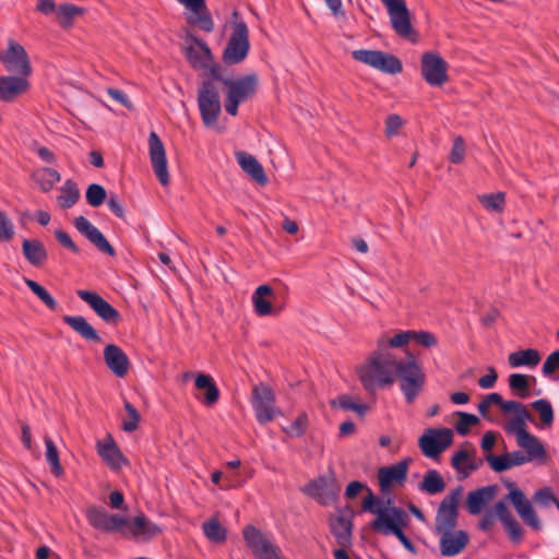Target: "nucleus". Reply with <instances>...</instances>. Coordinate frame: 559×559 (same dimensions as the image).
Segmentation results:
<instances>
[{
  "label": "nucleus",
  "instance_id": "f257e3e1",
  "mask_svg": "<svg viewBox=\"0 0 559 559\" xmlns=\"http://www.w3.org/2000/svg\"><path fill=\"white\" fill-rule=\"evenodd\" d=\"M357 372L368 392H374L377 388L391 385L399 380L401 392L409 405L419 396L426 383L423 364L415 354L407 352L404 358L396 359L386 352L383 342H378V349Z\"/></svg>",
  "mask_w": 559,
  "mask_h": 559
},
{
  "label": "nucleus",
  "instance_id": "f03ea898",
  "mask_svg": "<svg viewBox=\"0 0 559 559\" xmlns=\"http://www.w3.org/2000/svg\"><path fill=\"white\" fill-rule=\"evenodd\" d=\"M392 499L383 500L374 497L371 490L361 504L362 511L376 514V519L370 523L371 530L382 535H390L404 531L408 525L409 516L406 511L400 507L391 506Z\"/></svg>",
  "mask_w": 559,
  "mask_h": 559
},
{
  "label": "nucleus",
  "instance_id": "7ed1b4c3",
  "mask_svg": "<svg viewBox=\"0 0 559 559\" xmlns=\"http://www.w3.org/2000/svg\"><path fill=\"white\" fill-rule=\"evenodd\" d=\"M496 519H498L509 539L519 544L523 540L524 530L509 510L506 501L499 500L495 503L492 509L486 510L480 520L478 521V528L485 533H490L493 530Z\"/></svg>",
  "mask_w": 559,
  "mask_h": 559
},
{
  "label": "nucleus",
  "instance_id": "20e7f679",
  "mask_svg": "<svg viewBox=\"0 0 559 559\" xmlns=\"http://www.w3.org/2000/svg\"><path fill=\"white\" fill-rule=\"evenodd\" d=\"M233 32L223 51L222 60L226 66H235L243 61L250 50L249 29L240 13H231Z\"/></svg>",
  "mask_w": 559,
  "mask_h": 559
},
{
  "label": "nucleus",
  "instance_id": "39448f33",
  "mask_svg": "<svg viewBox=\"0 0 559 559\" xmlns=\"http://www.w3.org/2000/svg\"><path fill=\"white\" fill-rule=\"evenodd\" d=\"M198 107L202 122L211 128L216 124L222 112L219 93L211 81H202L198 90Z\"/></svg>",
  "mask_w": 559,
  "mask_h": 559
},
{
  "label": "nucleus",
  "instance_id": "423d86ee",
  "mask_svg": "<svg viewBox=\"0 0 559 559\" xmlns=\"http://www.w3.org/2000/svg\"><path fill=\"white\" fill-rule=\"evenodd\" d=\"M301 491L316 500L319 504L326 507L337 500L341 487L337 484L334 473L330 472L326 475H320L307 483L301 488Z\"/></svg>",
  "mask_w": 559,
  "mask_h": 559
},
{
  "label": "nucleus",
  "instance_id": "0eeeda50",
  "mask_svg": "<svg viewBox=\"0 0 559 559\" xmlns=\"http://www.w3.org/2000/svg\"><path fill=\"white\" fill-rule=\"evenodd\" d=\"M0 62L13 75L28 79L33 72L25 48L12 38H9L7 49L0 51Z\"/></svg>",
  "mask_w": 559,
  "mask_h": 559
},
{
  "label": "nucleus",
  "instance_id": "6e6552de",
  "mask_svg": "<svg viewBox=\"0 0 559 559\" xmlns=\"http://www.w3.org/2000/svg\"><path fill=\"white\" fill-rule=\"evenodd\" d=\"M252 408L259 424L265 425L276 416L282 415L281 409L275 406V394L272 388L265 383L253 386L251 395Z\"/></svg>",
  "mask_w": 559,
  "mask_h": 559
},
{
  "label": "nucleus",
  "instance_id": "1a4fd4ad",
  "mask_svg": "<svg viewBox=\"0 0 559 559\" xmlns=\"http://www.w3.org/2000/svg\"><path fill=\"white\" fill-rule=\"evenodd\" d=\"M356 61L362 62L386 74L402 72V61L394 55L381 50L357 49L352 52Z\"/></svg>",
  "mask_w": 559,
  "mask_h": 559
},
{
  "label": "nucleus",
  "instance_id": "9d476101",
  "mask_svg": "<svg viewBox=\"0 0 559 559\" xmlns=\"http://www.w3.org/2000/svg\"><path fill=\"white\" fill-rule=\"evenodd\" d=\"M462 492L463 487L457 486L440 502L436 514V532L454 530L456 527Z\"/></svg>",
  "mask_w": 559,
  "mask_h": 559
},
{
  "label": "nucleus",
  "instance_id": "9b49d317",
  "mask_svg": "<svg viewBox=\"0 0 559 559\" xmlns=\"http://www.w3.org/2000/svg\"><path fill=\"white\" fill-rule=\"evenodd\" d=\"M453 440V432L449 428H428L418 439L423 454L429 459H438Z\"/></svg>",
  "mask_w": 559,
  "mask_h": 559
},
{
  "label": "nucleus",
  "instance_id": "f8f14e48",
  "mask_svg": "<svg viewBox=\"0 0 559 559\" xmlns=\"http://www.w3.org/2000/svg\"><path fill=\"white\" fill-rule=\"evenodd\" d=\"M242 536L247 547L258 559H281L280 548L273 545L254 525L245 526Z\"/></svg>",
  "mask_w": 559,
  "mask_h": 559
},
{
  "label": "nucleus",
  "instance_id": "ddd939ff",
  "mask_svg": "<svg viewBox=\"0 0 559 559\" xmlns=\"http://www.w3.org/2000/svg\"><path fill=\"white\" fill-rule=\"evenodd\" d=\"M420 67L421 75L430 86H442L448 81V63L438 52H424Z\"/></svg>",
  "mask_w": 559,
  "mask_h": 559
},
{
  "label": "nucleus",
  "instance_id": "4468645a",
  "mask_svg": "<svg viewBox=\"0 0 559 559\" xmlns=\"http://www.w3.org/2000/svg\"><path fill=\"white\" fill-rule=\"evenodd\" d=\"M86 520L88 524L100 532L114 533L128 525V520L120 514H108V512L97 506H91L86 510Z\"/></svg>",
  "mask_w": 559,
  "mask_h": 559
},
{
  "label": "nucleus",
  "instance_id": "2eb2a0df",
  "mask_svg": "<svg viewBox=\"0 0 559 559\" xmlns=\"http://www.w3.org/2000/svg\"><path fill=\"white\" fill-rule=\"evenodd\" d=\"M381 2L385 5L392 28L399 36L406 38L414 34L405 0H381Z\"/></svg>",
  "mask_w": 559,
  "mask_h": 559
},
{
  "label": "nucleus",
  "instance_id": "dca6fc26",
  "mask_svg": "<svg viewBox=\"0 0 559 559\" xmlns=\"http://www.w3.org/2000/svg\"><path fill=\"white\" fill-rule=\"evenodd\" d=\"M503 501L510 502L515 509L522 521L532 530L539 532L543 530V523L535 511L532 501L525 496L524 491L513 490L507 493Z\"/></svg>",
  "mask_w": 559,
  "mask_h": 559
},
{
  "label": "nucleus",
  "instance_id": "f3484780",
  "mask_svg": "<svg viewBox=\"0 0 559 559\" xmlns=\"http://www.w3.org/2000/svg\"><path fill=\"white\" fill-rule=\"evenodd\" d=\"M76 295L80 299L85 301L104 322L116 325L121 320L120 312L96 292L79 289L76 290Z\"/></svg>",
  "mask_w": 559,
  "mask_h": 559
},
{
  "label": "nucleus",
  "instance_id": "a211bd4d",
  "mask_svg": "<svg viewBox=\"0 0 559 559\" xmlns=\"http://www.w3.org/2000/svg\"><path fill=\"white\" fill-rule=\"evenodd\" d=\"M150 160L155 176L162 186L169 183V173L164 143L158 134L152 131L148 135Z\"/></svg>",
  "mask_w": 559,
  "mask_h": 559
},
{
  "label": "nucleus",
  "instance_id": "6ab92c4d",
  "mask_svg": "<svg viewBox=\"0 0 559 559\" xmlns=\"http://www.w3.org/2000/svg\"><path fill=\"white\" fill-rule=\"evenodd\" d=\"M191 14L186 16L188 24L198 25L202 31L211 33L214 29V21L206 7L205 0H176Z\"/></svg>",
  "mask_w": 559,
  "mask_h": 559
},
{
  "label": "nucleus",
  "instance_id": "aec40b11",
  "mask_svg": "<svg viewBox=\"0 0 559 559\" xmlns=\"http://www.w3.org/2000/svg\"><path fill=\"white\" fill-rule=\"evenodd\" d=\"M74 227L82 234L91 243H93L100 252L109 257L116 255L115 248L109 243L103 233L95 227L86 217L78 216L74 218Z\"/></svg>",
  "mask_w": 559,
  "mask_h": 559
},
{
  "label": "nucleus",
  "instance_id": "412c9836",
  "mask_svg": "<svg viewBox=\"0 0 559 559\" xmlns=\"http://www.w3.org/2000/svg\"><path fill=\"white\" fill-rule=\"evenodd\" d=\"M530 416H524L522 421H518V418H514L511 423L510 430L515 431L518 443L520 447L524 448L528 454V457H544L545 456V448L540 443V441L533 435H531L525 428V420L530 419Z\"/></svg>",
  "mask_w": 559,
  "mask_h": 559
},
{
  "label": "nucleus",
  "instance_id": "4be33fe9",
  "mask_svg": "<svg viewBox=\"0 0 559 559\" xmlns=\"http://www.w3.org/2000/svg\"><path fill=\"white\" fill-rule=\"evenodd\" d=\"M436 534L440 535V552L445 557L459 555L469 542V535L464 530H445Z\"/></svg>",
  "mask_w": 559,
  "mask_h": 559
},
{
  "label": "nucleus",
  "instance_id": "5701e85b",
  "mask_svg": "<svg viewBox=\"0 0 559 559\" xmlns=\"http://www.w3.org/2000/svg\"><path fill=\"white\" fill-rule=\"evenodd\" d=\"M411 457H406L390 466L380 467L378 471L379 486L382 493L386 492L393 483L404 484L407 478Z\"/></svg>",
  "mask_w": 559,
  "mask_h": 559
},
{
  "label": "nucleus",
  "instance_id": "b1692460",
  "mask_svg": "<svg viewBox=\"0 0 559 559\" xmlns=\"http://www.w3.org/2000/svg\"><path fill=\"white\" fill-rule=\"evenodd\" d=\"M259 85V78L257 73H249L247 75L227 80L225 86L228 87L227 94L230 96L246 102L253 97L257 93Z\"/></svg>",
  "mask_w": 559,
  "mask_h": 559
},
{
  "label": "nucleus",
  "instance_id": "393cba45",
  "mask_svg": "<svg viewBox=\"0 0 559 559\" xmlns=\"http://www.w3.org/2000/svg\"><path fill=\"white\" fill-rule=\"evenodd\" d=\"M31 83L27 78L19 75L0 76V102L12 103L28 92Z\"/></svg>",
  "mask_w": 559,
  "mask_h": 559
},
{
  "label": "nucleus",
  "instance_id": "a878e982",
  "mask_svg": "<svg viewBox=\"0 0 559 559\" xmlns=\"http://www.w3.org/2000/svg\"><path fill=\"white\" fill-rule=\"evenodd\" d=\"M97 453L112 471H119L123 465L129 464L128 459L110 435L105 440L97 441Z\"/></svg>",
  "mask_w": 559,
  "mask_h": 559
},
{
  "label": "nucleus",
  "instance_id": "bb28decb",
  "mask_svg": "<svg viewBox=\"0 0 559 559\" xmlns=\"http://www.w3.org/2000/svg\"><path fill=\"white\" fill-rule=\"evenodd\" d=\"M104 361L107 368L118 378H123L129 370L130 360L127 354L116 344L104 348Z\"/></svg>",
  "mask_w": 559,
  "mask_h": 559
},
{
  "label": "nucleus",
  "instance_id": "cd10ccee",
  "mask_svg": "<svg viewBox=\"0 0 559 559\" xmlns=\"http://www.w3.org/2000/svg\"><path fill=\"white\" fill-rule=\"evenodd\" d=\"M187 39L191 40L192 44L186 48V58L193 69H203V64L212 61L213 55L210 47L203 39L194 35H189Z\"/></svg>",
  "mask_w": 559,
  "mask_h": 559
},
{
  "label": "nucleus",
  "instance_id": "c85d7f7f",
  "mask_svg": "<svg viewBox=\"0 0 559 559\" xmlns=\"http://www.w3.org/2000/svg\"><path fill=\"white\" fill-rule=\"evenodd\" d=\"M496 493V485H488L469 491L466 498L467 511L473 515L479 514L483 508L495 498Z\"/></svg>",
  "mask_w": 559,
  "mask_h": 559
},
{
  "label": "nucleus",
  "instance_id": "c756f323",
  "mask_svg": "<svg viewBox=\"0 0 559 559\" xmlns=\"http://www.w3.org/2000/svg\"><path fill=\"white\" fill-rule=\"evenodd\" d=\"M353 515L346 518L337 515L330 520V530L341 547H349L353 544Z\"/></svg>",
  "mask_w": 559,
  "mask_h": 559
},
{
  "label": "nucleus",
  "instance_id": "7c9ffc66",
  "mask_svg": "<svg viewBox=\"0 0 559 559\" xmlns=\"http://www.w3.org/2000/svg\"><path fill=\"white\" fill-rule=\"evenodd\" d=\"M194 384L199 391L203 392V395H195L202 404L210 407L217 403L219 390L210 374L199 373L195 377Z\"/></svg>",
  "mask_w": 559,
  "mask_h": 559
},
{
  "label": "nucleus",
  "instance_id": "2f4dec72",
  "mask_svg": "<svg viewBox=\"0 0 559 559\" xmlns=\"http://www.w3.org/2000/svg\"><path fill=\"white\" fill-rule=\"evenodd\" d=\"M236 159L241 169L248 174L252 180L264 186L267 182V176L259 163V160L251 154L240 151L236 153Z\"/></svg>",
  "mask_w": 559,
  "mask_h": 559
},
{
  "label": "nucleus",
  "instance_id": "473e14b6",
  "mask_svg": "<svg viewBox=\"0 0 559 559\" xmlns=\"http://www.w3.org/2000/svg\"><path fill=\"white\" fill-rule=\"evenodd\" d=\"M22 252L25 260L35 267L43 266L48 260V251L44 243L37 239H24Z\"/></svg>",
  "mask_w": 559,
  "mask_h": 559
},
{
  "label": "nucleus",
  "instance_id": "72a5a7b5",
  "mask_svg": "<svg viewBox=\"0 0 559 559\" xmlns=\"http://www.w3.org/2000/svg\"><path fill=\"white\" fill-rule=\"evenodd\" d=\"M62 321L87 342L100 343L102 337L92 324L82 316H64Z\"/></svg>",
  "mask_w": 559,
  "mask_h": 559
},
{
  "label": "nucleus",
  "instance_id": "f704fd0d",
  "mask_svg": "<svg viewBox=\"0 0 559 559\" xmlns=\"http://www.w3.org/2000/svg\"><path fill=\"white\" fill-rule=\"evenodd\" d=\"M273 295V288L270 285H260L252 295L254 311L260 317L272 314L273 307L267 297Z\"/></svg>",
  "mask_w": 559,
  "mask_h": 559
},
{
  "label": "nucleus",
  "instance_id": "c9c22d12",
  "mask_svg": "<svg viewBox=\"0 0 559 559\" xmlns=\"http://www.w3.org/2000/svg\"><path fill=\"white\" fill-rule=\"evenodd\" d=\"M485 400L489 404H498L500 405L503 413H514L518 421H522L524 416H530V413L525 408V406L518 401H503L499 393L492 392L489 393Z\"/></svg>",
  "mask_w": 559,
  "mask_h": 559
},
{
  "label": "nucleus",
  "instance_id": "e433bc0d",
  "mask_svg": "<svg viewBox=\"0 0 559 559\" xmlns=\"http://www.w3.org/2000/svg\"><path fill=\"white\" fill-rule=\"evenodd\" d=\"M32 179L38 185L41 192L47 193L60 181L61 176L56 169L44 167L35 170L32 174Z\"/></svg>",
  "mask_w": 559,
  "mask_h": 559
},
{
  "label": "nucleus",
  "instance_id": "4c0bfd02",
  "mask_svg": "<svg viewBox=\"0 0 559 559\" xmlns=\"http://www.w3.org/2000/svg\"><path fill=\"white\" fill-rule=\"evenodd\" d=\"M540 361V354L537 349L527 348L511 353L509 355V364L511 367H536Z\"/></svg>",
  "mask_w": 559,
  "mask_h": 559
},
{
  "label": "nucleus",
  "instance_id": "58836bf2",
  "mask_svg": "<svg viewBox=\"0 0 559 559\" xmlns=\"http://www.w3.org/2000/svg\"><path fill=\"white\" fill-rule=\"evenodd\" d=\"M418 488L428 495H437L444 490L445 481L437 469H428Z\"/></svg>",
  "mask_w": 559,
  "mask_h": 559
},
{
  "label": "nucleus",
  "instance_id": "ea45409f",
  "mask_svg": "<svg viewBox=\"0 0 559 559\" xmlns=\"http://www.w3.org/2000/svg\"><path fill=\"white\" fill-rule=\"evenodd\" d=\"M80 199V189L72 179H67L60 188V194L57 198L61 209L68 210L72 207Z\"/></svg>",
  "mask_w": 559,
  "mask_h": 559
},
{
  "label": "nucleus",
  "instance_id": "a19ab883",
  "mask_svg": "<svg viewBox=\"0 0 559 559\" xmlns=\"http://www.w3.org/2000/svg\"><path fill=\"white\" fill-rule=\"evenodd\" d=\"M129 526L134 537L144 536L151 538L160 531V528L155 523H152L144 514L134 516Z\"/></svg>",
  "mask_w": 559,
  "mask_h": 559
},
{
  "label": "nucleus",
  "instance_id": "79ce46f5",
  "mask_svg": "<svg viewBox=\"0 0 559 559\" xmlns=\"http://www.w3.org/2000/svg\"><path fill=\"white\" fill-rule=\"evenodd\" d=\"M83 12L84 9L75 4L61 3L56 11L57 21L62 28H69L73 25L74 19Z\"/></svg>",
  "mask_w": 559,
  "mask_h": 559
},
{
  "label": "nucleus",
  "instance_id": "37998d69",
  "mask_svg": "<svg viewBox=\"0 0 559 559\" xmlns=\"http://www.w3.org/2000/svg\"><path fill=\"white\" fill-rule=\"evenodd\" d=\"M530 379L535 382V377H528L522 373H512L509 377V388L520 399H526L530 396Z\"/></svg>",
  "mask_w": 559,
  "mask_h": 559
},
{
  "label": "nucleus",
  "instance_id": "c03bdc74",
  "mask_svg": "<svg viewBox=\"0 0 559 559\" xmlns=\"http://www.w3.org/2000/svg\"><path fill=\"white\" fill-rule=\"evenodd\" d=\"M44 442L46 445L45 457L48 465L50 466V471L55 476L60 477L63 475V468L60 463L57 447L49 436L44 437Z\"/></svg>",
  "mask_w": 559,
  "mask_h": 559
},
{
  "label": "nucleus",
  "instance_id": "a18cd8bd",
  "mask_svg": "<svg viewBox=\"0 0 559 559\" xmlns=\"http://www.w3.org/2000/svg\"><path fill=\"white\" fill-rule=\"evenodd\" d=\"M203 533L210 542L215 544H222L227 538L226 528L216 519H210L203 523Z\"/></svg>",
  "mask_w": 559,
  "mask_h": 559
},
{
  "label": "nucleus",
  "instance_id": "49530a36",
  "mask_svg": "<svg viewBox=\"0 0 559 559\" xmlns=\"http://www.w3.org/2000/svg\"><path fill=\"white\" fill-rule=\"evenodd\" d=\"M26 286L36 295L40 301L51 311H56L59 307L58 301L49 294V292L34 280L25 278Z\"/></svg>",
  "mask_w": 559,
  "mask_h": 559
},
{
  "label": "nucleus",
  "instance_id": "de8ad7c7",
  "mask_svg": "<svg viewBox=\"0 0 559 559\" xmlns=\"http://www.w3.org/2000/svg\"><path fill=\"white\" fill-rule=\"evenodd\" d=\"M86 203L92 207H99L107 200V191L99 183H91L85 191Z\"/></svg>",
  "mask_w": 559,
  "mask_h": 559
},
{
  "label": "nucleus",
  "instance_id": "09e8293b",
  "mask_svg": "<svg viewBox=\"0 0 559 559\" xmlns=\"http://www.w3.org/2000/svg\"><path fill=\"white\" fill-rule=\"evenodd\" d=\"M479 202L487 211L501 212L506 204L504 193L483 194L479 197Z\"/></svg>",
  "mask_w": 559,
  "mask_h": 559
},
{
  "label": "nucleus",
  "instance_id": "8fccbe9b",
  "mask_svg": "<svg viewBox=\"0 0 559 559\" xmlns=\"http://www.w3.org/2000/svg\"><path fill=\"white\" fill-rule=\"evenodd\" d=\"M532 408L539 414L544 426H551L554 423V409L548 400L540 399L532 403Z\"/></svg>",
  "mask_w": 559,
  "mask_h": 559
},
{
  "label": "nucleus",
  "instance_id": "3c124183",
  "mask_svg": "<svg viewBox=\"0 0 559 559\" xmlns=\"http://www.w3.org/2000/svg\"><path fill=\"white\" fill-rule=\"evenodd\" d=\"M203 69L209 70L210 78L205 81H211L212 84L219 82L223 85H225V82L227 80H230L229 76L225 75V73L227 72L226 68L215 62L213 58L212 61H207L206 64H203Z\"/></svg>",
  "mask_w": 559,
  "mask_h": 559
},
{
  "label": "nucleus",
  "instance_id": "603ef678",
  "mask_svg": "<svg viewBox=\"0 0 559 559\" xmlns=\"http://www.w3.org/2000/svg\"><path fill=\"white\" fill-rule=\"evenodd\" d=\"M331 404L333 407H335L337 405L338 407H341L344 411L356 412L360 416H364L368 409V406L366 404H360V403L354 402L352 400V397L346 394L338 396L337 401H332Z\"/></svg>",
  "mask_w": 559,
  "mask_h": 559
},
{
  "label": "nucleus",
  "instance_id": "864d4df0",
  "mask_svg": "<svg viewBox=\"0 0 559 559\" xmlns=\"http://www.w3.org/2000/svg\"><path fill=\"white\" fill-rule=\"evenodd\" d=\"M457 415L459 420L455 424V430L460 436H467L469 433V427L479 423V418L474 414L457 412Z\"/></svg>",
  "mask_w": 559,
  "mask_h": 559
},
{
  "label": "nucleus",
  "instance_id": "5fc2aeb1",
  "mask_svg": "<svg viewBox=\"0 0 559 559\" xmlns=\"http://www.w3.org/2000/svg\"><path fill=\"white\" fill-rule=\"evenodd\" d=\"M486 460L490 468L496 473H502L513 467L508 453L502 455H495L490 453L486 455Z\"/></svg>",
  "mask_w": 559,
  "mask_h": 559
},
{
  "label": "nucleus",
  "instance_id": "6e6d98bb",
  "mask_svg": "<svg viewBox=\"0 0 559 559\" xmlns=\"http://www.w3.org/2000/svg\"><path fill=\"white\" fill-rule=\"evenodd\" d=\"M308 426V416L306 413H301L290 424L289 427L283 428L284 432L290 437L299 438L305 435Z\"/></svg>",
  "mask_w": 559,
  "mask_h": 559
},
{
  "label": "nucleus",
  "instance_id": "4d7b16f0",
  "mask_svg": "<svg viewBox=\"0 0 559 559\" xmlns=\"http://www.w3.org/2000/svg\"><path fill=\"white\" fill-rule=\"evenodd\" d=\"M124 409L129 416V420L122 423V429L127 432H132L138 429L141 416L138 409L128 401H124Z\"/></svg>",
  "mask_w": 559,
  "mask_h": 559
},
{
  "label": "nucleus",
  "instance_id": "13d9d810",
  "mask_svg": "<svg viewBox=\"0 0 559 559\" xmlns=\"http://www.w3.org/2000/svg\"><path fill=\"white\" fill-rule=\"evenodd\" d=\"M558 500L550 487L539 488L533 496V501L543 507H548L551 503L556 504Z\"/></svg>",
  "mask_w": 559,
  "mask_h": 559
},
{
  "label": "nucleus",
  "instance_id": "bf43d9fd",
  "mask_svg": "<svg viewBox=\"0 0 559 559\" xmlns=\"http://www.w3.org/2000/svg\"><path fill=\"white\" fill-rule=\"evenodd\" d=\"M465 156V143L462 136H456L453 141L449 160L453 164H460Z\"/></svg>",
  "mask_w": 559,
  "mask_h": 559
},
{
  "label": "nucleus",
  "instance_id": "052dcab7",
  "mask_svg": "<svg viewBox=\"0 0 559 559\" xmlns=\"http://www.w3.org/2000/svg\"><path fill=\"white\" fill-rule=\"evenodd\" d=\"M419 345L429 348L436 346L438 341L433 333L428 331H414L413 330V340Z\"/></svg>",
  "mask_w": 559,
  "mask_h": 559
},
{
  "label": "nucleus",
  "instance_id": "680f3d73",
  "mask_svg": "<svg viewBox=\"0 0 559 559\" xmlns=\"http://www.w3.org/2000/svg\"><path fill=\"white\" fill-rule=\"evenodd\" d=\"M14 235V227L11 219L0 211V241H9Z\"/></svg>",
  "mask_w": 559,
  "mask_h": 559
},
{
  "label": "nucleus",
  "instance_id": "e2e57ef3",
  "mask_svg": "<svg viewBox=\"0 0 559 559\" xmlns=\"http://www.w3.org/2000/svg\"><path fill=\"white\" fill-rule=\"evenodd\" d=\"M404 124V120L401 116L392 114L385 119V134L392 138L399 133L400 128Z\"/></svg>",
  "mask_w": 559,
  "mask_h": 559
},
{
  "label": "nucleus",
  "instance_id": "0e129e2a",
  "mask_svg": "<svg viewBox=\"0 0 559 559\" xmlns=\"http://www.w3.org/2000/svg\"><path fill=\"white\" fill-rule=\"evenodd\" d=\"M413 340V330L403 331L397 334H395L393 337H391L388 342H384V345L388 347H403L404 345L408 344L409 341Z\"/></svg>",
  "mask_w": 559,
  "mask_h": 559
},
{
  "label": "nucleus",
  "instance_id": "69168bd1",
  "mask_svg": "<svg viewBox=\"0 0 559 559\" xmlns=\"http://www.w3.org/2000/svg\"><path fill=\"white\" fill-rule=\"evenodd\" d=\"M107 206L109 211L116 215L118 218L124 219L126 218V211L124 207L119 199V197L116 193H110V195L107 198Z\"/></svg>",
  "mask_w": 559,
  "mask_h": 559
},
{
  "label": "nucleus",
  "instance_id": "338daca9",
  "mask_svg": "<svg viewBox=\"0 0 559 559\" xmlns=\"http://www.w3.org/2000/svg\"><path fill=\"white\" fill-rule=\"evenodd\" d=\"M55 237L59 241V243L71 252L79 254L81 252L80 248L72 240L70 235L61 229H57L55 231Z\"/></svg>",
  "mask_w": 559,
  "mask_h": 559
},
{
  "label": "nucleus",
  "instance_id": "774afa93",
  "mask_svg": "<svg viewBox=\"0 0 559 559\" xmlns=\"http://www.w3.org/2000/svg\"><path fill=\"white\" fill-rule=\"evenodd\" d=\"M556 370H559V350L552 352L545 360L542 372L545 377L551 376Z\"/></svg>",
  "mask_w": 559,
  "mask_h": 559
}]
</instances>
